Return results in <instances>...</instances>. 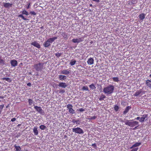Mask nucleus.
Segmentation results:
<instances>
[{"mask_svg": "<svg viewBox=\"0 0 151 151\" xmlns=\"http://www.w3.org/2000/svg\"><path fill=\"white\" fill-rule=\"evenodd\" d=\"M33 132L35 135H37L38 134L39 132L37 130V128L36 127H35L33 129Z\"/></svg>", "mask_w": 151, "mask_h": 151, "instance_id": "17", "label": "nucleus"}, {"mask_svg": "<svg viewBox=\"0 0 151 151\" xmlns=\"http://www.w3.org/2000/svg\"><path fill=\"white\" fill-rule=\"evenodd\" d=\"M92 43V42H91V43Z\"/></svg>", "mask_w": 151, "mask_h": 151, "instance_id": "60", "label": "nucleus"}, {"mask_svg": "<svg viewBox=\"0 0 151 151\" xmlns=\"http://www.w3.org/2000/svg\"><path fill=\"white\" fill-rule=\"evenodd\" d=\"M1 56L0 55V59H1Z\"/></svg>", "mask_w": 151, "mask_h": 151, "instance_id": "57", "label": "nucleus"}, {"mask_svg": "<svg viewBox=\"0 0 151 151\" xmlns=\"http://www.w3.org/2000/svg\"><path fill=\"white\" fill-rule=\"evenodd\" d=\"M5 61L3 59H0V64L1 65H4L5 63Z\"/></svg>", "mask_w": 151, "mask_h": 151, "instance_id": "30", "label": "nucleus"}, {"mask_svg": "<svg viewBox=\"0 0 151 151\" xmlns=\"http://www.w3.org/2000/svg\"><path fill=\"white\" fill-rule=\"evenodd\" d=\"M65 92V91L64 90L61 89L60 90L59 93H63Z\"/></svg>", "mask_w": 151, "mask_h": 151, "instance_id": "42", "label": "nucleus"}, {"mask_svg": "<svg viewBox=\"0 0 151 151\" xmlns=\"http://www.w3.org/2000/svg\"><path fill=\"white\" fill-rule=\"evenodd\" d=\"M122 122H123V120H122Z\"/></svg>", "mask_w": 151, "mask_h": 151, "instance_id": "59", "label": "nucleus"}, {"mask_svg": "<svg viewBox=\"0 0 151 151\" xmlns=\"http://www.w3.org/2000/svg\"><path fill=\"white\" fill-rule=\"evenodd\" d=\"M20 151H21V150Z\"/></svg>", "mask_w": 151, "mask_h": 151, "instance_id": "62", "label": "nucleus"}, {"mask_svg": "<svg viewBox=\"0 0 151 151\" xmlns=\"http://www.w3.org/2000/svg\"><path fill=\"white\" fill-rule=\"evenodd\" d=\"M58 86V85L56 84H55L54 85H53V86L54 87H55L56 88H57Z\"/></svg>", "mask_w": 151, "mask_h": 151, "instance_id": "48", "label": "nucleus"}, {"mask_svg": "<svg viewBox=\"0 0 151 151\" xmlns=\"http://www.w3.org/2000/svg\"><path fill=\"white\" fill-rule=\"evenodd\" d=\"M138 148L132 149L131 151H137L138 150Z\"/></svg>", "mask_w": 151, "mask_h": 151, "instance_id": "43", "label": "nucleus"}, {"mask_svg": "<svg viewBox=\"0 0 151 151\" xmlns=\"http://www.w3.org/2000/svg\"><path fill=\"white\" fill-rule=\"evenodd\" d=\"M1 112H2V110H0V114H1Z\"/></svg>", "mask_w": 151, "mask_h": 151, "instance_id": "56", "label": "nucleus"}, {"mask_svg": "<svg viewBox=\"0 0 151 151\" xmlns=\"http://www.w3.org/2000/svg\"><path fill=\"white\" fill-rule=\"evenodd\" d=\"M16 120V119L15 118H12L11 119V121H12V122H14Z\"/></svg>", "mask_w": 151, "mask_h": 151, "instance_id": "47", "label": "nucleus"}, {"mask_svg": "<svg viewBox=\"0 0 151 151\" xmlns=\"http://www.w3.org/2000/svg\"><path fill=\"white\" fill-rule=\"evenodd\" d=\"M33 101L32 99H28L29 104L30 106H31L33 104Z\"/></svg>", "mask_w": 151, "mask_h": 151, "instance_id": "33", "label": "nucleus"}, {"mask_svg": "<svg viewBox=\"0 0 151 151\" xmlns=\"http://www.w3.org/2000/svg\"><path fill=\"white\" fill-rule=\"evenodd\" d=\"M61 53L58 52L55 54V55L58 57L59 58L62 55Z\"/></svg>", "mask_w": 151, "mask_h": 151, "instance_id": "38", "label": "nucleus"}, {"mask_svg": "<svg viewBox=\"0 0 151 151\" xmlns=\"http://www.w3.org/2000/svg\"><path fill=\"white\" fill-rule=\"evenodd\" d=\"M92 5L91 4L90 5V6H91V7H92Z\"/></svg>", "mask_w": 151, "mask_h": 151, "instance_id": "55", "label": "nucleus"}, {"mask_svg": "<svg viewBox=\"0 0 151 151\" xmlns=\"http://www.w3.org/2000/svg\"><path fill=\"white\" fill-rule=\"evenodd\" d=\"M29 13L31 15H36V13L34 11H31Z\"/></svg>", "mask_w": 151, "mask_h": 151, "instance_id": "40", "label": "nucleus"}, {"mask_svg": "<svg viewBox=\"0 0 151 151\" xmlns=\"http://www.w3.org/2000/svg\"><path fill=\"white\" fill-rule=\"evenodd\" d=\"M4 98V97L3 96H0V98L3 99Z\"/></svg>", "mask_w": 151, "mask_h": 151, "instance_id": "54", "label": "nucleus"}, {"mask_svg": "<svg viewBox=\"0 0 151 151\" xmlns=\"http://www.w3.org/2000/svg\"><path fill=\"white\" fill-rule=\"evenodd\" d=\"M34 108L36 111H37V112H38L40 114L44 113V112L43 111L42 109L40 106H34Z\"/></svg>", "mask_w": 151, "mask_h": 151, "instance_id": "10", "label": "nucleus"}, {"mask_svg": "<svg viewBox=\"0 0 151 151\" xmlns=\"http://www.w3.org/2000/svg\"><path fill=\"white\" fill-rule=\"evenodd\" d=\"M147 117V114H144L142 115V117L140 118L139 121L140 122H142L145 121V118Z\"/></svg>", "mask_w": 151, "mask_h": 151, "instance_id": "15", "label": "nucleus"}, {"mask_svg": "<svg viewBox=\"0 0 151 151\" xmlns=\"http://www.w3.org/2000/svg\"><path fill=\"white\" fill-rule=\"evenodd\" d=\"M22 14H19L18 15V17H21L22 18L23 20H28V19H27V18H25L24 16L23 15V14L27 16L29 15V13L26 10H23L22 12Z\"/></svg>", "mask_w": 151, "mask_h": 151, "instance_id": "6", "label": "nucleus"}, {"mask_svg": "<svg viewBox=\"0 0 151 151\" xmlns=\"http://www.w3.org/2000/svg\"><path fill=\"white\" fill-rule=\"evenodd\" d=\"M3 80H6L8 82H10L12 81V80L9 78H2Z\"/></svg>", "mask_w": 151, "mask_h": 151, "instance_id": "28", "label": "nucleus"}, {"mask_svg": "<svg viewBox=\"0 0 151 151\" xmlns=\"http://www.w3.org/2000/svg\"><path fill=\"white\" fill-rule=\"evenodd\" d=\"M89 87L92 90L95 89L96 88V87L95 86L94 84H92L89 86Z\"/></svg>", "mask_w": 151, "mask_h": 151, "instance_id": "27", "label": "nucleus"}, {"mask_svg": "<svg viewBox=\"0 0 151 151\" xmlns=\"http://www.w3.org/2000/svg\"><path fill=\"white\" fill-rule=\"evenodd\" d=\"M4 106V104L1 105H0V109L2 110L3 109V108Z\"/></svg>", "mask_w": 151, "mask_h": 151, "instance_id": "44", "label": "nucleus"}, {"mask_svg": "<svg viewBox=\"0 0 151 151\" xmlns=\"http://www.w3.org/2000/svg\"><path fill=\"white\" fill-rule=\"evenodd\" d=\"M114 110L116 111H117L119 109V107L118 106L115 105L114 106Z\"/></svg>", "mask_w": 151, "mask_h": 151, "instance_id": "36", "label": "nucleus"}, {"mask_svg": "<svg viewBox=\"0 0 151 151\" xmlns=\"http://www.w3.org/2000/svg\"><path fill=\"white\" fill-rule=\"evenodd\" d=\"M137 127V126H135V127L133 129V130H135V129H137V127Z\"/></svg>", "mask_w": 151, "mask_h": 151, "instance_id": "52", "label": "nucleus"}, {"mask_svg": "<svg viewBox=\"0 0 151 151\" xmlns=\"http://www.w3.org/2000/svg\"><path fill=\"white\" fill-rule=\"evenodd\" d=\"M67 107L68 109V111L70 113L72 114L75 113V111L73 109V106L71 104H69L67 105Z\"/></svg>", "mask_w": 151, "mask_h": 151, "instance_id": "8", "label": "nucleus"}, {"mask_svg": "<svg viewBox=\"0 0 151 151\" xmlns=\"http://www.w3.org/2000/svg\"><path fill=\"white\" fill-rule=\"evenodd\" d=\"M114 90V86L113 85H109L104 88L103 91L105 94H110L113 93Z\"/></svg>", "mask_w": 151, "mask_h": 151, "instance_id": "1", "label": "nucleus"}, {"mask_svg": "<svg viewBox=\"0 0 151 151\" xmlns=\"http://www.w3.org/2000/svg\"><path fill=\"white\" fill-rule=\"evenodd\" d=\"M44 63H39L38 64H35L34 65V68L37 71L41 70L43 68Z\"/></svg>", "mask_w": 151, "mask_h": 151, "instance_id": "4", "label": "nucleus"}, {"mask_svg": "<svg viewBox=\"0 0 151 151\" xmlns=\"http://www.w3.org/2000/svg\"><path fill=\"white\" fill-rule=\"evenodd\" d=\"M139 17L140 20L143 21L145 18V15L144 13H142L139 15Z\"/></svg>", "mask_w": 151, "mask_h": 151, "instance_id": "19", "label": "nucleus"}, {"mask_svg": "<svg viewBox=\"0 0 151 151\" xmlns=\"http://www.w3.org/2000/svg\"><path fill=\"white\" fill-rule=\"evenodd\" d=\"M131 108L130 106H127L125 108L124 111L123 112V114H126L129 111V110Z\"/></svg>", "mask_w": 151, "mask_h": 151, "instance_id": "23", "label": "nucleus"}, {"mask_svg": "<svg viewBox=\"0 0 151 151\" xmlns=\"http://www.w3.org/2000/svg\"><path fill=\"white\" fill-rule=\"evenodd\" d=\"M11 65L13 67H15L18 64L17 61L15 60H12L10 61Z\"/></svg>", "mask_w": 151, "mask_h": 151, "instance_id": "12", "label": "nucleus"}, {"mask_svg": "<svg viewBox=\"0 0 151 151\" xmlns=\"http://www.w3.org/2000/svg\"><path fill=\"white\" fill-rule=\"evenodd\" d=\"M79 122V120H76L74 119L72 120V122L74 124L76 123V124H80V123H78V122Z\"/></svg>", "mask_w": 151, "mask_h": 151, "instance_id": "31", "label": "nucleus"}, {"mask_svg": "<svg viewBox=\"0 0 151 151\" xmlns=\"http://www.w3.org/2000/svg\"><path fill=\"white\" fill-rule=\"evenodd\" d=\"M31 45L38 48H40V45L36 41H34L31 43Z\"/></svg>", "mask_w": 151, "mask_h": 151, "instance_id": "11", "label": "nucleus"}, {"mask_svg": "<svg viewBox=\"0 0 151 151\" xmlns=\"http://www.w3.org/2000/svg\"><path fill=\"white\" fill-rule=\"evenodd\" d=\"M76 61L75 60H71V61L70 63V64L72 66L74 65L76 63Z\"/></svg>", "mask_w": 151, "mask_h": 151, "instance_id": "35", "label": "nucleus"}, {"mask_svg": "<svg viewBox=\"0 0 151 151\" xmlns=\"http://www.w3.org/2000/svg\"><path fill=\"white\" fill-rule=\"evenodd\" d=\"M4 6L6 8H9V7H12L13 5L12 3H3Z\"/></svg>", "mask_w": 151, "mask_h": 151, "instance_id": "13", "label": "nucleus"}, {"mask_svg": "<svg viewBox=\"0 0 151 151\" xmlns=\"http://www.w3.org/2000/svg\"><path fill=\"white\" fill-rule=\"evenodd\" d=\"M59 78L60 80L63 81V80H65L66 79V77L64 76L63 75H60L59 76Z\"/></svg>", "mask_w": 151, "mask_h": 151, "instance_id": "21", "label": "nucleus"}, {"mask_svg": "<svg viewBox=\"0 0 151 151\" xmlns=\"http://www.w3.org/2000/svg\"><path fill=\"white\" fill-rule=\"evenodd\" d=\"M83 82L85 83L86 84H88V81H85V80H83Z\"/></svg>", "mask_w": 151, "mask_h": 151, "instance_id": "49", "label": "nucleus"}, {"mask_svg": "<svg viewBox=\"0 0 151 151\" xmlns=\"http://www.w3.org/2000/svg\"><path fill=\"white\" fill-rule=\"evenodd\" d=\"M27 85L29 86L30 87L31 86V84L30 83H28L27 84Z\"/></svg>", "mask_w": 151, "mask_h": 151, "instance_id": "50", "label": "nucleus"}, {"mask_svg": "<svg viewBox=\"0 0 151 151\" xmlns=\"http://www.w3.org/2000/svg\"><path fill=\"white\" fill-rule=\"evenodd\" d=\"M68 85L65 83L60 82L58 86L61 88H65L68 86Z\"/></svg>", "mask_w": 151, "mask_h": 151, "instance_id": "14", "label": "nucleus"}, {"mask_svg": "<svg viewBox=\"0 0 151 151\" xmlns=\"http://www.w3.org/2000/svg\"><path fill=\"white\" fill-rule=\"evenodd\" d=\"M30 3H28L27 6V9H28L30 8Z\"/></svg>", "mask_w": 151, "mask_h": 151, "instance_id": "46", "label": "nucleus"}, {"mask_svg": "<svg viewBox=\"0 0 151 151\" xmlns=\"http://www.w3.org/2000/svg\"><path fill=\"white\" fill-rule=\"evenodd\" d=\"M139 119H140V118L139 117H137L135 119H136L137 120H139Z\"/></svg>", "mask_w": 151, "mask_h": 151, "instance_id": "53", "label": "nucleus"}, {"mask_svg": "<svg viewBox=\"0 0 151 151\" xmlns=\"http://www.w3.org/2000/svg\"><path fill=\"white\" fill-rule=\"evenodd\" d=\"M141 145V142H136L134 145H133L131 147H130V149H132L134 147H138Z\"/></svg>", "mask_w": 151, "mask_h": 151, "instance_id": "20", "label": "nucleus"}, {"mask_svg": "<svg viewBox=\"0 0 151 151\" xmlns=\"http://www.w3.org/2000/svg\"><path fill=\"white\" fill-rule=\"evenodd\" d=\"M94 63V60L92 58H90L87 61V63L88 64L91 65L93 64Z\"/></svg>", "mask_w": 151, "mask_h": 151, "instance_id": "16", "label": "nucleus"}, {"mask_svg": "<svg viewBox=\"0 0 151 151\" xmlns=\"http://www.w3.org/2000/svg\"><path fill=\"white\" fill-rule=\"evenodd\" d=\"M78 110L80 112H83L85 110V109L83 108H81Z\"/></svg>", "mask_w": 151, "mask_h": 151, "instance_id": "41", "label": "nucleus"}, {"mask_svg": "<svg viewBox=\"0 0 151 151\" xmlns=\"http://www.w3.org/2000/svg\"><path fill=\"white\" fill-rule=\"evenodd\" d=\"M82 91H88V88L87 86H83L82 88Z\"/></svg>", "mask_w": 151, "mask_h": 151, "instance_id": "29", "label": "nucleus"}, {"mask_svg": "<svg viewBox=\"0 0 151 151\" xmlns=\"http://www.w3.org/2000/svg\"><path fill=\"white\" fill-rule=\"evenodd\" d=\"M145 83L147 86L151 88V81L150 80H146Z\"/></svg>", "mask_w": 151, "mask_h": 151, "instance_id": "22", "label": "nucleus"}, {"mask_svg": "<svg viewBox=\"0 0 151 151\" xmlns=\"http://www.w3.org/2000/svg\"><path fill=\"white\" fill-rule=\"evenodd\" d=\"M92 146L95 148H96V145L95 143L92 144Z\"/></svg>", "mask_w": 151, "mask_h": 151, "instance_id": "45", "label": "nucleus"}, {"mask_svg": "<svg viewBox=\"0 0 151 151\" xmlns=\"http://www.w3.org/2000/svg\"><path fill=\"white\" fill-rule=\"evenodd\" d=\"M145 91H142V89H140L139 90L137 91L134 94L133 96H141L143 94H145Z\"/></svg>", "mask_w": 151, "mask_h": 151, "instance_id": "7", "label": "nucleus"}, {"mask_svg": "<svg viewBox=\"0 0 151 151\" xmlns=\"http://www.w3.org/2000/svg\"><path fill=\"white\" fill-rule=\"evenodd\" d=\"M96 118V116H91L90 117V118H88V119L90 120H91L92 119H95Z\"/></svg>", "mask_w": 151, "mask_h": 151, "instance_id": "39", "label": "nucleus"}, {"mask_svg": "<svg viewBox=\"0 0 151 151\" xmlns=\"http://www.w3.org/2000/svg\"><path fill=\"white\" fill-rule=\"evenodd\" d=\"M112 79L114 82H118L119 81V78L117 77H113Z\"/></svg>", "mask_w": 151, "mask_h": 151, "instance_id": "32", "label": "nucleus"}, {"mask_svg": "<svg viewBox=\"0 0 151 151\" xmlns=\"http://www.w3.org/2000/svg\"><path fill=\"white\" fill-rule=\"evenodd\" d=\"M1 101L0 100V102H1Z\"/></svg>", "mask_w": 151, "mask_h": 151, "instance_id": "61", "label": "nucleus"}, {"mask_svg": "<svg viewBox=\"0 0 151 151\" xmlns=\"http://www.w3.org/2000/svg\"><path fill=\"white\" fill-rule=\"evenodd\" d=\"M14 146L16 149V151H20L21 150V148L20 146H17L16 144L14 145Z\"/></svg>", "mask_w": 151, "mask_h": 151, "instance_id": "25", "label": "nucleus"}, {"mask_svg": "<svg viewBox=\"0 0 151 151\" xmlns=\"http://www.w3.org/2000/svg\"><path fill=\"white\" fill-rule=\"evenodd\" d=\"M61 35L65 39L67 40L68 39V35L65 32H63L61 34Z\"/></svg>", "mask_w": 151, "mask_h": 151, "instance_id": "24", "label": "nucleus"}, {"mask_svg": "<svg viewBox=\"0 0 151 151\" xmlns=\"http://www.w3.org/2000/svg\"><path fill=\"white\" fill-rule=\"evenodd\" d=\"M131 3L132 4H135L137 3V1L136 0H131Z\"/></svg>", "mask_w": 151, "mask_h": 151, "instance_id": "37", "label": "nucleus"}, {"mask_svg": "<svg viewBox=\"0 0 151 151\" xmlns=\"http://www.w3.org/2000/svg\"><path fill=\"white\" fill-rule=\"evenodd\" d=\"M72 131L76 134H83L84 132L83 130L80 127H77L76 128L72 129Z\"/></svg>", "mask_w": 151, "mask_h": 151, "instance_id": "5", "label": "nucleus"}, {"mask_svg": "<svg viewBox=\"0 0 151 151\" xmlns=\"http://www.w3.org/2000/svg\"><path fill=\"white\" fill-rule=\"evenodd\" d=\"M149 76L150 77H151V74H150V75H149Z\"/></svg>", "mask_w": 151, "mask_h": 151, "instance_id": "58", "label": "nucleus"}, {"mask_svg": "<svg viewBox=\"0 0 151 151\" xmlns=\"http://www.w3.org/2000/svg\"><path fill=\"white\" fill-rule=\"evenodd\" d=\"M106 98V96L104 94H102L100 96L99 100L100 101L104 100V99Z\"/></svg>", "mask_w": 151, "mask_h": 151, "instance_id": "26", "label": "nucleus"}, {"mask_svg": "<svg viewBox=\"0 0 151 151\" xmlns=\"http://www.w3.org/2000/svg\"><path fill=\"white\" fill-rule=\"evenodd\" d=\"M40 128L41 130H44L46 129V127L44 125H42L40 126Z\"/></svg>", "mask_w": 151, "mask_h": 151, "instance_id": "34", "label": "nucleus"}, {"mask_svg": "<svg viewBox=\"0 0 151 151\" xmlns=\"http://www.w3.org/2000/svg\"><path fill=\"white\" fill-rule=\"evenodd\" d=\"M93 1L99 3L100 2L99 0H93Z\"/></svg>", "mask_w": 151, "mask_h": 151, "instance_id": "51", "label": "nucleus"}, {"mask_svg": "<svg viewBox=\"0 0 151 151\" xmlns=\"http://www.w3.org/2000/svg\"><path fill=\"white\" fill-rule=\"evenodd\" d=\"M125 124L128 125L129 126L133 127H134L137 126L139 127V122L137 121H133L132 120H127L125 122Z\"/></svg>", "mask_w": 151, "mask_h": 151, "instance_id": "2", "label": "nucleus"}, {"mask_svg": "<svg viewBox=\"0 0 151 151\" xmlns=\"http://www.w3.org/2000/svg\"><path fill=\"white\" fill-rule=\"evenodd\" d=\"M61 74L65 75H68L70 73V71L67 70H64L61 71Z\"/></svg>", "mask_w": 151, "mask_h": 151, "instance_id": "18", "label": "nucleus"}, {"mask_svg": "<svg viewBox=\"0 0 151 151\" xmlns=\"http://www.w3.org/2000/svg\"><path fill=\"white\" fill-rule=\"evenodd\" d=\"M57 39V37H55L47 39L46 41L45 42L44 44V47H47L49 46L50 45V43H52Z\"/></svg>", "mask_w": 151, "mask_h": 151, "instance_id": "3", "label": "nucleus"}, {"mask_svg": "<svg viewBox=\"0 0 151 151\" xmlns=\"http://www.w3.org/2000/svg\"><path fill=\"white\" fill-rule=\"evenodd\" d=\"M84 38L83 37L79 38L76 39H73L72 40V42L74 43H79L83 41Z\"/></svg>", "mask_w": 151, "mask_h": 151, "instance_id": "9", "label": "nucleus"}]
</instances>
